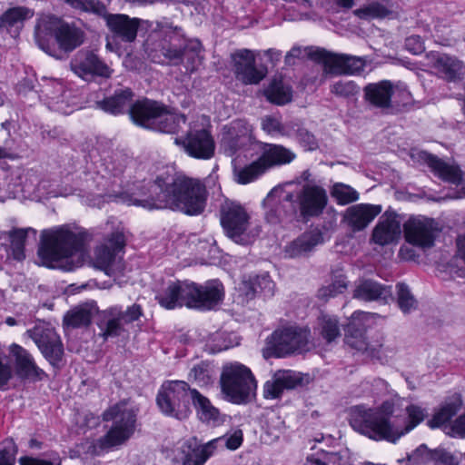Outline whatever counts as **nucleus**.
<instances>
[{
  "instance_id": "f257e3e1",
  "label": "nucleus",
  "mask_w": 465,
  "mask_h": 465,
  "mask_svg": "<svg viewBox=\"0 0 465 465\" xmlns=\"http://www.w3.org/2000/svg\"><path fill=\"white\" fill-rule=\"evenodd\" d=\"M206 200V187L199 179L179 174L172 182L158 176L134 193L131 202L148 210L170 209L198 215L204 211Z\"/></svg>"
},
{
  "instance_id": "f03ea898",
  "label": "nucleus",
  "mask_w": 465,
  "mask_h": 465,
  "mask_svg": "<svg viewBox=\"0 0 465 465\" xmlns=\"http://www.w3.org/2000/svg\"><path fill=\"white\" fill-rule=\"evenodd\" d=\"M83 236L68 225L41 232L38 256L43 265L65 272L82 266L84 252Z\"/></svg>"
},
{
  "instance_id": "7ed1b4c3",
  "label": "nucleus",
  "mask_w": 465,
  "mask_h": 465,
  "mask_svg": "<svg viewBox=\"0 0 465 465\" xmlns=\"http://www.w3.org/2000/svg\"><path fill=\"white\" fill-rule=\"evenodd\" d=\"M223 297V284L217 281L197 285L190 281H169L157 291L155 299L167 310L187 306L195 309L210 310Z\"/></svg>"
},
{
  "instance_id": "20e7f679",
  "label": "nucleus",
  "mask_w": 465,
  "mask_h": 465,
  "mask_svg": "<svg viewBox=\"0 0 465 465\" xmlns=\"http://www.w3.org/2000/svg\"><path fill=\"white\" fill-rule=\"evenodd\" d=\"M139 409L129 401H121L103 413V420L113 421L110 430L95 443L101 450H109L126 443L136 428Z\"/></svg>"
},
{
  "instance_id": "39448f33",
  "label": "nucleus",
  "mask_w": 465,
  "mask_h": 465,
  "mask_svg": "<svg viewBox=\"0 0 465 465\" xmlns=\"http://www.w3.org/2000/svg\"><path fill=\"white\" fill-rule=\"evenodd\" d=\"M407 416L396 415L393 424H388L380 416H373L371 413L367 415L368 420H361L357 423L361 430L370 434L373 440H387L396 443L402 436L409 433L418 426L425 417L427 412L418 405H409L406 407Z\"/></svg>"
},
{
  "instance_id": "423d86ee",
  "label": "nucleus",
  "mask_w": 465,
  "mask_h": 465,
  "mask_svg": "<svg viewBox=\"0 0 465 465\" xmlns=\"http://www.w3.org/2000/svg\"><path fill=\"white\" fill-rule=\"evenodd\" d=\"M223 399L233 404H246L255 395L256 381L249 367L239 361L223 366L220 377Z\"/></svg>"
},
{
  "instance_id": "0eeeda50",
  "label": "nucleus",
  "mask_w": 465,
  "mask_h": 465,
  "mask_svg": "<svg viewBox=\"0 0 465 465\" xmlns=\"http://www.w3.org/2000/svg\"><path fill=\"white\" fill-rule=\"evenodd\" d=\"M312 348L311 331L307 327L289 326L274 331L267 339L264 356L286 357L302 354Z\"/></svg>"
},
{
  "instance_id": "6e6552de",
  "label": "nucleus",
  "mask_w": 465,
  "mask_h": 465,
  "mask_svg": "<svg viewBox=\"0 0 465 465\" xmlns=\"http://www.w3.org/2000/svg\"><path fill=\"white\" fill-rule=\"evenodd\" d=\"M125 245L124 235L121 232H114L97 245L89 262L90 265L104 272L110 277L121 276L125 269L123 257L119 253Z\"/></svg>"
},
{
  "instance_id": "1a4fd4ad",
  "label": "nucleus",
  "mask_w": 465,
  "mask_h": 465,
  "mask_svg": "<svg viewBox=\"0 0 465 465\" xmlns=\"http://www.w3.org/2000/svg\"><path fill=\"white\" fill-rule=\"evenodd\" d=\"M192 390L183 381H164L156 396L161 412L177 420L186 419L191 412L189 399Z\"/></svg>"
},
{
  "instance_id": "9d476101",
  "label": "nucleus",
  "mask_w": 465,
  "mask_h": 465,
  "mask_svg": "<svg viewBox=\"0 0 465 465\" xmlns=\"http://www.w3.org/2000/svg\"><path fill=\"white\" fill-rule=\"evenodd\" d=\"M265 219L272 224L288 223L297 216V204L294 193L284 185L272 188L263 200Z\"/></svg>"
},
{
  "instance_id": "9b49d317",
  "label": "nucleus",
  "mask_w": 465,
  "mask_h": 465,
  "mask_svg": "<svg viewBox=\"0 0 465 465\" xmlns=\"http://www.w3.org/2000/svg\"><path fill=\"white\" fill-rule=\"evenodd\" d=\"M221 224L232 240L243 244L244 232L249 226L250 215L245 208L237 202L224 201L220 208Z\"/></svg>"
},
{
  "instance_id": "f8f14e48",
  "label": "nucleus",
  "mask_w": 465,
  "mask_h": 465,
  "mask_svg": "<svg viewBox=\"0 0 465 465\" xmlns=\"http://www.w3.org/2000/svg\"><path fill=\"white\" fill-rule=\"evenodd\" d=\"M142 316V308L133 304L125 311L121 307L113 306L101 313L100 329L104 339L120 336L125 331L124 326L137 321Z\"/></svg>"
},
{
  "instance_id": "ddd939ff",
  "label": "nucleus",
  "mask_w": 465,
  "mask_h": 465,
  "mask_svg": "<svg viewBox=\"0 0 465 465\" xmlns=\"http://www.w3.org/2000/svg\"><path fill=\"white\" fill-rule=\"evenodd\" d=\"M27 333L34 340L44 357L53 366H57L64 355V347L59 335L45 322L37 323Z\"/></svg>"
},
{
  "instance_id": "4468645a",
  "label": "nucleus",
  "mask_w": 465,
  "mask_h": 465,
  "mask_svg": "<svg viewBox=\"0 0 465 465\" xmlns=\"http://www.w3.org/2000/svg\"><path fill=\"white\" fill-rule=\"evenodd\" d=\"M218 440L202 444L196 437H191L175 450L173 460L181 465H204L217 448Z\"/></svg>"
},
{
  "instance_id": "2eb2a0df",
  "label": "nucleus",
  "mask_w": 465,
  "mask_h": 465,
  "mask_svg": "<svg viewBox=\"0 0 465 465\" xmlns=\"http://www.w3.org/2000/svg\"><path fill=\"white\" fill-rule=\"evenodd\" d=\"M405 239L412 245L423 250L434 244L436 224L433 218L423 215L410 217L403 224Z\"/></svg>"
},
{
  "instance_id": "dca6fc26",
  "label": "nucleus",
  "mask_w": 465,
  "mask_h": 465,
  "mask_svg": "<svg viewBox=\"0 0 465 465\" xmlns=\"http://www.w3.org/2000/svg\"><path fill=\"white\" fill-rule=\"evenodd\" d=\"M255 55L249 49H241L232 54V70L237 80L244 84H257L267 74L263 67L255 64Z\"/></svg>"
},
{
  "instance_id": "f3484780",
  "label": "nucleus",
  "mask_w": 465,
  "mask_h": 465,
  "mask_svg": "<svg viewBox=\"0 0 465 465\" xmlns=\"http://www.w3.org/2000/svg\"><path fill=\"white\" fill-rule=\"evenodd\" d=\"M297 209L303 217H312L321 214L328 203L324 188L314 183H306L295 195Z\"/></svg>"
},
{
  "instance_id": "a211bd4d",
  "label": "nucleus",
  "mask_w": 465,
  "mask_h": 465,
  "mask_svg": "<svg viewBox=\"0 0 465 465\" xmlns=\"http://www.w3.org/2000/svg\"><path fill=\"white\" fill-rule=\"evenodd\" d=\"M72 71L79 77L88 80L94 76L109 78L113 70L99 58V56L90 51H80L71 61Z\"/></svg>"
},
{
  "instance_id": "6ab92c4d",
  "label": "nucleus",
  "mask_w": 465,
  "mask_h": 465,
  "mask_svg": "<svg viewBox=\"0 0 465 465\" xmlns=\"http://www.w3.org/2000/svg\"><path fill=\"white\" fill-rule=\"evenodd\" d=\"M463 177L464 173L452 158H438V178L451 185L447 192H438V201L460 198L456 186L461 183Z\"/></svg>"
},
{
  "instance_id": "aec40b11",
  "label": "nucleus",
  "mask_w": 465,
  "mask_h": 465,
  "mask_svg": "<svg viewBox=\"0 0 465 465\" xmlns=\"http://www.w3.org/2000/svg\"><path fill=\"white\" fill-rule=\"evenodd\" d=\"M401 234V221L393 211H386L372 230L371 240L374 243L384 246L395 243Z\"/></svg>"
},
{
  "instance_id": "412c9836",
  "label": "nucleus",
  "mask_w": 465,
  "mask_h": 465,
  "mask_svg": "<svg viewBox=\"0 0 465 465\" xmlns=\"http://www.w3.org/2000/svg\"><path fill=\"white\" fill-rule=\"evenodd\" d=\"M42 94L45 97L50 109L64 114L73 112L75 104L71 100V92L57 80H49L42 86Z\"/></svg>"
},
{
  "instance_id": "4be33fe9",
  "label": "nucleus",
  "mask_w": 465,
  "mask_h": 465,
  "mask_svg": "<svg viewBox=\"0 0 465 465\" xmlns=\"http://www.w3.org/2000/svg\"><path fill=\"white\" fill-rule=\"evenodd\" d=\"M345 342L358 351L368 353L369 356L381 360L383 357L382 339L369 341L365 336V329L359 326L356 321H351L346 329Z\"/></svg>"
},
{
  "instance_id": "5701e85b",
  "label": "nucleus",
  "mask_w": 465,
  "mask_h": 465,
  "mask_svg": "<svg viewBox=\"0 0 465 465\" xmlns=\"http://www.w3.org/2000/svg\"><path fill=\"white\" fill-rule=\"evenodd\" d=\"M183 145L190 156L204 160L213 157L215 149L212 135L204 129L190 131L183 141Z\"/></svg>"
},
{
  "instance_id": "b1692460",
  "label": "nucleus",
  "mask_w": 465,
  "mask_h": 465,
  "mask_svg": "<svg viewBox=\"0 0 465 465\" xmlns=\"http://www.w3.org/2000/svg\"><path fill=\"white\" fill-rule=\"evenodd\" d=\"M302 382L300 372L292 370H279L263 386V396L266 399H277L284 390H292Z\"/></svg>"
},
{
  "instance_id": "393cba45",
  "label": "nucleus",
  "mask_w": 465,
  "mask_h": 465,
  "mask_svg": "<svg viewBox=\"0 0 465 465\" xmlns=\"http://www.w3.org/2000/svg\"><path fill=\"white\" fill-rule=\"evenodd\" d=\"M382 211L379 204L359 203L347 208L342 221L353 232L365 229Z\"/></svg>"
},
{
  "instance_id": "a878e982",
  "label": "nucleus",
  "mask_w": 465,
  "mask_h": 465,
  "mask_svg": "<svg viewBox=\"0 0 465 465\" xmlns=\"http://www.w3.org/2000/svg\"><path fill=\"white\" fill-rule=\"evenodd\" d=\"M352 297L363 302L389 303L392 300L391 287L371 279H360L355 282Z\"/></svg>"
},
{
  "instance_id": "bb28decb",
  "label": "nucleus",
  "mask_w": 465,
  "mask_h": 465,
  "mask_svg": "<svg viewBox=\"0 0 465 465\" xmlns=\"http://www.w3.org/2000/svg\"><path fill=\"white\" fill-rule=\"evenodd\" d=\"M141 20L124 14H109L105 24L112 34L126 43L136 39Z\"/></svg>"
},
{
  "instance_id": "cd10ccee",
  "label": "nucleus",
  "mask_w": 465,
  "mask_h": 465,
  "mask_svg": "<svg viewBox=\"0 0 465 465\" xmlns=\"http://www.w3.org/2000/svg\"><path fill=\"white\" fill-rule=\"evenodd\" d=\"M251 142V130L242 122L232 123L224 127V133L221 141V147L230 156Z\"/></svg>"
},
{
  "instance_id": "c85d7f7f",
  "label": "nucleus",
  "mask_w": 465,
  "mask_h": 465,
  "mask_svg": "<svg viewBox=\"0 0 465 465\" xmlns=\"http://www.w3.org/2000/svg\"><path fill=\"white\" fill-rule=\"evenodd\" d=\"M364 98L371 105L380 109H389L392 106L394 87L391 81L382 80L367 84L364 89Z\"/></svg>"
},
{
  "instance_id": "c756f323",
  "label": "nucleus",
  "mask_w": 465,
  "mask_h": 465,
  "mask_svg": "<svg viewBox=\"0 0 465 465\" xmlns=\"http://www.w3.org/2000/svg\"><path fill=\"white\" fill-rule=\"evenodd\" d=\"M10 353L15 357L17 373L24 378L42 380L45 375L35 362L33 356L17 344L10 346Z\"/></svg>"
},
{
  "instance_id": "7c9ffc66",
  "label": "nucleus",
  "mask_w": 465,
  "mask_h": 465,
  "mask_svg": "<svg viewBox=\"0 0 465 465\" xmlns=\"http://www.w3.org/2000/svg\"><path fill=\"white\" fill-rule=\"evenodd\" d=\"M166 37L161 46L162 54L173 64L183 63V46L187 40L183 39L181 29L169 26L165 30Z\"/></svg>"
},
{
  "instance_id": "2f4dec72",
  "label": "nucleus",
  "mask_w": 465,
  "mask_h": 465,
  "mask_svg": "<svg viewBox=\"0 0 465 465\" xmlns=\"http://www.w3.org/2000/svg\"><path fill=\"white\" fill-rule=\"evenodd\" d=\"M371 414H375L374 416H380L382 420L386 421L388 424H393L394 419L396 416H394V405L391 401H385L381 404V406L378 410H372V409H365L363 407H356L352 412L351 417V426L352 429L361 433V435H364L370 439L371 437L370 434H367L365 431H362L358 428L357 423H361V420H368L367 415L371 416Z\"/></svg>"
},
{
  "instance_id": "473e14b6",
  "label": "nucleus",
  "mask_w": 465,
  "mask_h": 465,
  "mask_svg": "<svg viewBox=\"0 0 465 465\" xmlns=\"http://www.w3.org/2000/svg\"><path fill=\"white\" fill-rule=\"evenodd\" d=\"M34 15V11L25 7L16 6L7 9L0 18V28L6 31L13 37H16L24 26L25 21Z\"/></svg>"
},
{
  "instance_id": "72a5a7b5",
  "label": "nucleus",
  "mask_w": 465,
  "mask_h": 465,
  "mask_svg": "<svg viewBox=\"0 0 465 465\" xmlns=\"http://www.w3.org/2000/svg\"><path fill=\"white\" fill-rule=\"evenodd\" d=\"M273 291L274 283L268 274L249 277L248 280H242L239 286V292L246 301L253 299L257 293L270 297L273 294Z\"/></svg>"
},
{
  "instance_id": "f704fd0d",
  "label": "nucleus",
  "mask_w": 465,
  "mask_h": 465,
  "mask_svg": "<svg viewBox=\"0 0 465 465\" xmlns=\"http://www.w3.org/2000/svg\"><path fill=\"white\" fill-rule=\"evenodd\" d=\"M295 157L296 154L283 145L266 143L259 159L267 171L273 166L288 164L292 163Z\"/></svg>"
},
{
  "instance_id": "c9c22d12",
  "label": "nucleus",
  "mask_w": 465,
  "mask_h": 465,
  "mask_svg": "<svg viewBox=\"0 0 465 465\" xmlns=\"http://www.w3.org/2000/svg\"><path fill=\"white\" fill-rule=\"evenodd\" d=\"M60 19L54 15H42L35 25V36L38 46L45 52H49V42L62 26Z\"/></svg>"
},
{
  "instance_id": "e433bc0d",
  "label": "nucleus",
  "mask_w": 465,
  "mask_h": 465,
  "mask_svg": "<svg viewBox=\"0 0 465 465\" xmlns=\"http://www.w3.org/2000/svg\"><path fill=\"white\" fill-rule=\"evenodd\" d=\"M162 104L151 100H140L132 104L129 110L131 119L134 124L149 129L148 123L154 122L160 113Z\"/></svg>"
},
{
  "instance_id": "4c0bfd02",
  "label": "nucleus",
  "mask_w": 465,
  "mask_h": 465,
  "mask_svg": "<svg viewBox=\"0 0 465 465\" xmlns=\"http://www.w3.org/2000/svg\"><path fill=\"white\" fill-rule=\"evenodd\" d=\"M191 399L196 410L199 420L204 423L217 425L220 423V411L210 400L201 394L197 390L191 391Z\"/></svg>"
},
{
  "instance_id": "58836bf2",
  "label": "nucleus",
  "mask_w": 465,
  "mask_h": 465,
  "mask_svg": "<svg viewBox=\"0 0 465 465\" xmlns=\"http://www.w3.org/2000/svg\"><path fill=\"white\" fill-rule=\"evenodd\" d=\"M182 123H185L184 115L172 113L162 104L160 113L157 114L154 122L148 123L147 124L149 129L153 131L175 134L178 132Z\"/></svg>"
},
{
  "instance_id": "ea45409f",
  "label": "nucleus",
  "mask_w": 465,
  "mask_h": 465,
  "mask_svg": "<svg viewBox=\"0 0 465 465\" xmlns=\"http://www.w3.org/2000/svg\"><path fill=\"white\" fill-rule=\"evenodd\" d=\"M321 242L322 235L319 232H305L286 247L285 252L291 258L299 257L311 252Z\"/></svg>"
},
{
  "instance_id": "a19ab883",
  "label": "nucleus",
  "mask_w": 465,
  "mask_h": 465,
  "mask_svg": "<svg viewBox=\"0 0 465 465\" xmlns=\"http://www.w3.org/2000/svg\"><path fill=\"white\" fill-rule=\"evenodd\" d=\"M84 39V33L74 25L63 23L56 33V42L60 48L71 52L81 45Z\"/></svg>"
},
{
  "instance_id": "79ce46f5",
  "label": "nucleus",
  "mask_w": 465,
  "mask_h": 465,
  "mask_svg": "<svg viewBox=\"0 0 465 465\" xmlns=\"http://www.w3.org/2000/svg\"><path fill=\"white\" fill-rule=\"evenodd\" d=\"M133 98V93L130 89H124L104 99L102 102L98 103V105L104 111L110 113L112 114H123L126 111L129 112L132 107L131 102Z\"/></svg>"
},
{
  "instance_id": "37998d69",
  "label": "nucleus",
  "mask_w": 465,
  "mask_h": 465,
  "mask_svg": "<svg viewBox=\"0 0 465 465\" xmlns=\"http://www.w3.org/2000/svg\"><path fill=\"white\" fill-rule=\"evenodd\" d=\"M309 54L323 64L326 74H344V54L329 53L323 49H317Z\"/></svg>"
},
{
  "instance_id": "c03bdc74",
  "label": "nucleus",
  "mask_w": 465,
  "mask_h": 465,
  "mask_svg": "<svg viewBox=\"0 0 465 465\" xmlns=\"http://www.w3.org/2000/svg\"><path fill=\"white\" fill-rule=\"evenodd\" d=\"M393 13V4L391 0L373 1L353 11L361 19L384 18Z\"/></svg>"
},
{
  "instance_id": "a18cd8bd",
  "label": "nucleus",
  "mask_w": 465,
  "mask_h": 465,
  "mask_svg": "<svg viewBox=\"0 0 465 465\" xmlns=\"http://www.w3.org/2000/svg\"><path fill=\"white\" fill-rule=\"evenodd\" d=\"M186 61V70L193 73L202 64L203 60V45L199 40L186 41L183 46V62Z\"/></svg>"
},
{
  "instance_id": "49530a36",
  "label": "nucleus",
  "mask_w": 465,
  "mask_h": 465,
  "mask_svg": "<svg viewBox=\"0 0 465 465\" xmlns=\"http://www.w3.org/2000/svg\"><path fill=\"white\" fill-rule=\"evenodd\" d=\"M267 99L278 105H283L292 101V91L290 85L281 79H273L265 91Z\"/></svg>"
},
{
  "instance_id": "de8ad7c7",
  "label": "nucleus",
  "mask_w": 465,
  "mask_h": 465,
  "mask_svg": "<svg viewBox=\"0 0 465 465\" xmlns=\"http://www.w3.org/2000/svg\"><path fill=\"white\" fill-rule=\"evenodd\" d=\"M462 407V399L460 393L454 392L441 402L438 409V429L441 423L448 422Z\"/></svg>"
},
{
  "instance_id": "09e8293b",
  "label": "nucleus",
  "mask_w": 465,
  "mask_h": 465,
  "mask_svg": "<svg viewBox=\"0 0 465 465\" xmlns=\"http://www.w3.org/2000/svg\"><path fill=\"white\" fill-rule=\"evenodd\" d=\"M265 172L264 165L258 158L244 167H235L233 170L234 180L240 184H247L255 181Z\"/></svg>"
},
{
  "instance_id": "8fccbe9b",
  "label": "nucleus",
  "mask_w": 465,
  "mask_h": 465,
  "mask_svg": "<svg viewBox=\"0 0 465 465\" xmlns=\"http://www.w3.org/2000/svg\"><path fill=\"white\" fill-rule=\"evenodd\" d=\"M443 74L448 81H457L463 74L462 64L452 57L446 55L438 56V74Z\"/></svg>"
},
{
  "instance_id": "3c124183",
  "label": "nucleus",
  "mask_w": 465,
  "mask_h": 465,
  "mask_svg": "<svg viewBox=\"0 0 465 465\" xmlns=\"http://www.w3.org/2000/svg\"><path fill=\"white\" fill-rule=\"evenodd\" d=\"M65 3L76 11L94 15L104 21L109 15L106 5L100 0H65Z\"/></svg>"
},
{
  "instance_id": "603ef678",
  "label": "nucleus",
  "mask_w": 465,
  "mask_h": 465,
  "mask_svg": "<svg viewBox=\"0 0 465 465\" xmlns=\"http://www.w3.org/2000/svg\"><path fill=\"white\" fill-rule=\"evenodd\" d=\"M396 302L399 309L404 313L409 314L418 309L419 302L410 287L404 282L396 284Z\"/></svg>"
},
{
  "instance_id": "864d4df0",
  "label": "nucleus",
  "mask_w": 465,
  "mask_h": 465,
  "mask_svg": "<svg viewBox=\"0 0 465 465\" xmlns=\"http://www.w3.org/2000/svg\"><path fill=\"white\" fill-rule=\"evenodd\" d=\"M262 127L264 132L271 135L292 136V128L295 127V121L282 124L275 116L267 115L262 120Z\"/></svg>"
},
{
  "instance_id": "5fc2aeb1",
  "label": "nucleus",
  "mask_w": 465,
  "mask_h": 465,
  "mask_svg": "<svg viewBox=\"0 0 465 465\" xmlns=\"http://www.w3.org/2000/svg\"><path fill=\"white\" fill-rule=\"evenodd\" d=\"M29 232H32L34 235L36 234V231L31 227L14 229L8 232L13 256L17 261L23 260L25 256V243Z\"/></svg>"
},
{
  "instance_id": "6e6d98bb",
  "label": "nucleus",
  "mask_w": 465,
  "mask_h": 465,
  "mask_svg": "<svg viewBox=\"0 0 465 465\" xmlns=\"http://www.w3.org/2000/svg\"><path fill=\"white\" fill-rule=\"evenodd\" d=\"M214 371L213 365L208 361H201L194 365L189 373V380L200 387H204L213 382Z\"/></svg>"
},
{
  "instance_id": "4d7b16f0",
  "label": "nucleus",
  "mask_w": 465,
  "mask_h": 465,
  "mask_svg": "<svg viewBox=\"0 0 465 465\" xmlns=\"http://www.w3.org/2000/svg\"><path fill=\"white\" fill-rule=\"evenodd\" d=\"M331 196L339 205H347L359 200V193L343 183H335L330 189Z\"/></svg>"
},
{
  "instance_id": "13d9d810",
  "label": "nucleus",
  "mask_w": 465,
  "mask_h": 465,
  "mask_svg": "<svg viewBox=\"0 0 465 465\" xmlns=\"http://www.w3.org/2000/svg\"><path fill=\"white\" fill-rule=\"evenodd\" d=\"M318 331L328 342L333 341L341 335L339 321L331 315H322L318 319Z\"/></svg>"
},
{
  "instance_id": "bf43d9fd",
  "label": "nucleus",
  "mask_w": 465,
  "mask_h": 465,
  "mask_svg": "<svg viewBox=\"0 0 465 465\" xmlns=\"http://www.w3.org/2000/svg\"><path fill=\"white\" fill-rule=\"evenodd\" d=\"M91 311L84 307H75L64 317V324L68 328L87 326L91 322Z\"/></svg>"
},
{
  "instance_id": "052dcab7",
  "label": "nucleus",
  "mask_w": 465,
  "mask_h": 465,
  "mask_svg": "<svg viewBox=\"0 0 465 465\" xmlns=\"http://www.w3.org/2000/svg\"><path fill=\"white\" fill-rule=\"evenodd\" d=\"M330 90L338 97L349 99L358 95L360 86L351 80H339L331 85Z\"/></svg>"
},
{
  "instance_id": "680f3d73",
  "label": "nucleus",
  "mask_w": 465,
  "mask_h": 465,
  "mask_svg": "<svg viewBox=\"0 0 465 465\" xmlns=\"http://www.w3.org/2000/svg\"><path fill=\"white\" fill-rule=\"evenodd\" d=\"M292 136H295L298 143L308 151L318 148V142L314 134L295 121V127L292 128Z\"/></svg>"
},
{
  "instance_id": "e2e57ef3",
  "label": "nucleus",
  "mask_w": 465,
  "mask_h": 465,
  "mask_svg": "<svg viewBox=\"0 0 465 465\" xmlns=\"http://www.w3.org/2000/svg\"><path fill=\"white\" fill-rule=\"evenodd\" d=\"M128 157L121 153H115L104 159V165L107 173L113 176L121 175L128 163Z\"/></svg>"
},
{
  "instance_id": "0e129e2a",
  "label": "nucleus",
  "mask_w": 465,
  "mask_h": 465,
  "mask_svg": "<svg viewBox=\"0 0 465 465\" xmlns=\"http://www.w3.org/2000/svg\"><path fill=\"white\" fill-rule=\"evenodd\" d=\"M440 429L451 438L465 439V413L448 422L441 423Z\"/></svg>"
},
{
  "instance_id": "69168bd1",
  "label": "nucleus",
  "mask_w": 465,
  "mask_h": 465,
  "mask_svg": "<svg viewBox=\"0 0 465 465\" xmlns=\"http://www.w3.org/2000/svg\"><path fill=\"white\" fill-rule=\"evenodd\" d=\"M409 460L414 465H435L436 451L422 444L409 456Z\"/></svg>"
},
{
  "instance_id": "338daca9",
  "label": "nucleus",
  "mask_w": 465,
  "mask_h": 465,
  "mask_svg": "<svg viewBox=\"0 0 465 465\" xmlns=\"http://www.w3.org/2000/svg\"><path fill=\"white\" fill-rule=\"evenodd\" d=\"M17 447L13 440H5L0 450V465H15Z\"/></svg>"
},
{
  "instance_id": "774afa93",
  "label": "nucleus",
  "mask_w": 465,
  "mask_h": 465,
  "mask_svg": "<svg viewBox=\"0 0 465 465\" xmlns=\"http://www.w3.org/2000/svg\"><path fill=\"white\" fill-rule=\"evenodd\" d=\"M20 465H61L62 459L58 454H54L50 460H44L36 457L25 456L19 460Z\"/></svg>"
}]
</instances>
